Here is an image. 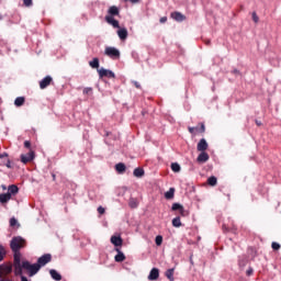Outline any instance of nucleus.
Returning a JSON list of instances; mask_svg holds the SVG:
<instances>
[{
	"instance_id": "f257e3e1",
	"label": "nucleus",
	"mask_w": 281,
	"mask_h": 281,
	"mask_svg": "<svg viewBox=\"0 0 281 281\" xmlns=\"http://www.w3.org/2000/svg\"><path fill=\"white\" fill-rule=\"evenodd\" d=\"M52 261V255H44L38 258L37 263L31 265L29 261L23 262V269L29 272V276H36L41 271V267H45L47 262Z\"/></svg>"
},
{
	"instance_id": "f03ea898",
	"label": "nucleus",
	"mask_w": 281,
	"mask_h": 281,
	"mask_svg": "<svg viewBox=\"0 0 281 281\" xmlns=\"http://www.w3.org/2000/svg\"><path fill=\"white\" fill-rule=\"evenodd\" d=\"M25 261L21 262V252L14 251V273L15 276H23V263Z\"/></svg>"
},
{
	"instance_id": "7ed1b4c3",
	"label": "nucleus",
	"mask_w": 281,
	"mask_h": 281,
	"mask_svg": "<svg viewBox=\"0 0 281 281\" xmlns=\"http://www.w3.org/2000/svg\"><path fill=\"white\" fill-rule=\"evenodd\" d=\"M11 249L12 251H19V249H23L25 247V239L22 237H14L11 240Z\"/></svg>"
},
{
	"instance_id": "20e7f679",
	"label": "nucleus",
	"mask_w": 281,
	"mask_h": 281,
	"mask_svg": "<svg viewBox=\"0 0 281 281\" xmlns=\"http://www.w3.org/2000/svg\"><path fill=\"white\" fill-rule=\"evenodd\" d=\"M104 54L105 56H109V58H112L113 60H115L116 58H120V49L113 46L105 47Z\"/></svg>"
},
{
	"instance_id": "39448f33",
	"label": "nucleus",
	"mask_w": 281,
	"mask_h": 281,
	"mask_svg": "<svg viewBox=\"0 0 281 281\" xmlns=\"http://www.w3.org/2000/svg\"><path fill=\"white\" fill-rule=\"evenodd\" d=\"M98 74L100 78H115V72L106 68L98 69Z\"/></svg>"
},
{
	"instance_id": "423d86ee",
	"label": "nucleus",
	"mask_w": 281,
	"mask_h": 281,
	"mask_svg": "<svg viewBox=\"0 0 281 281\" xmlns=\"http://www.w3.org/2000/svg\"><path fill=\"white\" fill-rule=\"evenodd\" d=\"M22 164H30V161H34V151H30L29 154L21 155Z\"/></svg>"
},
{
	"instance_id": "0eeeda50",
	"label": "nucleus",
	"mask_w": 281,
	"mask_h": 281,
	"mask_svg": "<svg viewBox=\"0 0 281 281\" xmlns=\"http://www.w3.org/2000/svg\"><path fill=\"white\" fill-rule=\"evenodd\" d=\"M9 273H12V266H10V265L0 266L1 278H3V276H8Z\"/></svg>"
},
{
	"instance_id": "6e6552de",
	"label": "nucleus",
	"mask_w": 281,
	"mask_h": 281,
	"mask_svg": "<svg viewBox=\"0 0 281 281\" xmlns=\"http://www.w3.org/2000/svg\"><path fill=\"white\" fill-rule=\"evenodd\" d=\"M105 21H106V23H109V25H112V27H120V22L117 20L113 19L112 15H106Z\"/></svg>"
},
{
	"instance_id": "1a4fd4ad",
	"label": "nucleus",
	"mask_w": 281,
	"mask_h": 281,
	"mask_svg": "<svg viewBox=\"0 0 281 281\" xmlns=\"http://www.w3.org/2000/svg\"><path fill=\"white\" fill-rule=\"evenodd\" d=\"M158 278H159V269L153 268L149 272L148 280L155 281V280H158Z\"/></svg>"
},
{
	"instance_id": "9d476101",
	"label": "nucleus",
	"mask_w": 281,
	"mask_h": 281,
	"mask_svg": "<svg viewBox=\"0 0 281 281\" xmlns=\"http://www.w3.org/2000/svg\"><path fill=\"white\" fill-rule=\"evenodd\" d=\"M117 36H119V38H121V41H126V38H128V30L119 29Z\"/></svg>"
},
{
	"instance_id": "9b49d317",
	"label": "nucleus",
	"mask_w": 281,
	"mask_h": 281,
	"mask_svg": "<svg viewBox=\"0 0 281 281\" xmlns=\"http://www.w3.org/2000/svg\"><path fill=\"white\" fill-rule=\"evenodd\" d=\"M50 83H52V77L47 76V77H45V78L40 82V87H41V89H47V87H49Z\"/></svg>"
},
{
	"instance_id": "f8f14e48",
	"label": "nucleus",
	"mask_w": 281,
	"mask_h": 281,
	"mask_svg": "<svg viewBox=\"0 0 281 281\" xmlns=\"http://www.w3.org/2000/svg\"><path fill=\"white\" fill-rule=\"evenodd\" d=\"M198 150L200 153H203L204 150H207V140H205L204 138H202L199 143H198Z\"/></svg>"
},
{
	"instance_id": "ddd939ff",
	"label": "nucleus",
	"mask_w": 281,
	"mask_h": 281,
	"mask_svg": "<svg viewBox=\"0 0 281 281\" xmlns=\"http://www.w3.org/2000/svg\"><path fill=\"white\" fill-rule=\"evenodd\" d=\"M210 159V155H207V153L202 151L199 156H198V161L200 164H205V161H209Z\"/></svg>"
},
{
	"instance_id": "4468645a",
	"label": "nucleus",
	"mask_w": 281,
	"mask_h": 281,
	"mask_svg": "<svg viewBox=\"0 0 281 281\" xmlns=\"http://www.w3.org/2000/svg\"><path fill=\"white\" fill-rule=\"evenodd\" d=\"M111 243L114 245V247H122V237L120 236H112Z\"/></svg>"
},
{
	"instance_id": "2eb2a0df",
	"label": "nucleus",
	"mask_w": 281,
	"mask_h": 281,
	"mask_svg": "<svg viewBox=\"0 0 281 281\" xmlns=\"http://www.w3.org/2000/svg\"><path fill=\"white\" fill-rule=\"evenodd\" d=\"M49 274H50V278H53V280H56V281L63 280V276H60V273H58V271L54 269L49 271Z\"/></svg>"
},
{
	"instance_id": "dca6fc26",
	"label": "nucleus",
	"mask_w": 281,
	"mask_h": 281,
	"mask_svg": "<svg viewBox=\"0 0 281 281\" xmlns=\"http://www.w3.org/2000/svg\"><path fill=\"white\" fill-rule=\"evenodd\" d=\"M10 199H12V195L10 193L0 194V203H8Z\"/></svg>"
},
{
	"instance_id": "f3484780",
	"label": "nucleus",
	"mask_w": 281,
	"mask_h": 281,
	"mask_svg": "<svg viewBox=\"0 0 281 281\" xmlns=\"http://www.w3.org/2000/svg\"><path fill=\"white\" fill-rule=\"evenodd\" d=\"M117 255L115 256V261L116 262H124V260H126V256L123 255L122 251H120V249H116Z\"/></svg>"
},
{
	"instance_id": "a211bd4d",
	"label": "nucleus",
	"mask_w": 281,
	"mask_h": 281,
	"mask_svg": "<svg viewBox=\"0 0 281 281\" xmlns=\"http://www.w3.org/2000/svg\"><path fill=\"white\" fill-rule=\"evenodd\" d=\"M108 12L109 16H117V14H120V9H117V7H110Z\"/></svg>"
},
{
	"instance_id": "6ab92c4d",
	"label": "nucleus",
	"mask_w": 281,
	"mask_h": 281,
	"mask_svg": "<svg viewBox=\"0 0 281 281\" xmlns=\"http://www.w3.org/2000/svg\"><path fill=\"white\" fill-rule=\"evenodd\" d=\"M171 19H173L175 21L181 22L186 18L183 16V14H181L179 12H175V13H171Z\"/></svg>"
},
{
	"instance_id": "aec40b11",
	"label": "nucleus",
	"mask_w": 281,
	"mask_h": 281,
	"mask_svg": "<svg viewBox=\"0 0 281 281\" xmlns=\"http://www.w3.org/2000/svg\"><path fill=\"white\" fill-rule=\"evenodd\" d=\"M89 65L92 69H98L100 67V59L93 58V60L89 61Z\"/></svg>"
},
{
	"instance_id": "412c9836",
	"label": "nucleus",
	"mask_w": 281,
	"mask_h": 281,
	"mask_svg": "<svg viewBox=\"0 0 281 281\" xmlns=\"http://www.w3.org/2000/svg\"><path fill=\"white\" fill-rule=\"evenodd\" d=\"M166 278H168V280H170V281L175 280V269L173 268L168 269L166 271Z\"/></svg>"
},
{
	"instance_id": "4be33fe9",
	"label": "nucleus",
	"mask_w": 281,
	"mask_h": 281,
	"mask_svg": "<svg viewBox=\"0 0 281 281\" xmlns=\"http://www.w3.org/2000/svg\"><path fill=\"white\" fill-rule=\"evenodd\" d=\"M15 106H23L25 104V98L23 97H18L14 101Z\"/></svg>"
},
{
	"instance_id": "5701e85b",
	"label": "nucleus",
	"mask_w": 281,
	"mask_h": 281,
	"mask_svg": "<svg viewBox=\"0 0 281 281\" xmlns=\"http://www.w3.org/2000/svg\"><path fill=\"white\" fill-rule=\"evenodd\" d=\"M8 192H9L8 194L12 196V194H16L19 192V187L12 184L9 187Z\"/></svg>"
},
{
	"instance_id": "b1692460",
	"label": "nucleus",
	"mask_w": 281,
	"mask_h": 281,
	"mask_svg": "<svg viewBox=\"0 0 281 281\" xmlns=\"http://www.w3.org/2000/svg\"><path fill=\"white\" fill-rule=\"evenodd\" d=\"M116 172H125L126 171V166L122 162L117 164L115 166Z\"/></svg>"
},
{
	"instance_id": "393cba45",
	"label": "nucleus",
	"mask_w": 281,
	"mask_h": 281,
	"mask_svg": "<svg viewBox=\"0 0 281 281\" xmlns=\"http://www.w3.org/2000/svg\"><path fill=\"white\" fill-rule=\"evenodd\" d=\"M143 175H144V169L142 168L134 169V177L142 178Z\"/></svg>"
},
{
	"instance_id": "a878e982",
	"label": "nucleus",
	"mask_w": 281,
	"mask_h": 281,
	"mask_svg": "<svg viewBox=\"0 0 281 281\" xmlns=\"http://www.w3.org/2000/svg\"><path fill=\"white\" fill-rule=\"evenodd\" d=\"M165 198L166 199H173L175 198V189H169V191H167L166 193H165Z\"/></svg>"
},
{
	"instance_id": "bb28decb",
	"label": "nucleus",
	"mask_w": 281,
	"mask_h": 281,
	"mask_svg": "<svg viewBox=\"0 0 281 281\" xmlns=\"http://www.w3.org/2000/svg\"><path fill=\"white\" fill-rule=\"evenodd\" d=\"M171 170L173 172H180L181 171V166H179V164H177V162H173V164H171Z\"/></svg>"
},
{
	"instance_id": "cd10ccee",
	"label": "nucleus",
	"mask_w": 281,
	"mask_h": 281,
	"mask_svg": "<svg viewBox=\"0 0 281 281\" xmlns=\"http://www.w3.org/2000/svg\"><path fill=\"white\" fill-rule=\"evenodd\" d=\"M173 227H181V217H176L172 220Z\"/></svg>"
},
{
	"instance_id": "c85d7f7f",
	"label": "nucleus",
	"mask_w": 281,
	"mask_h": 281,
	"mask_svg": "<svg viewBox=\"0 0 281 281\" xmlns=\"http://www.w3.org/2000/svg\"><path fill=\"white\" fill-rule=\"evenodd\" d=\"M171 210L173 211L180 210V212H183V206L179 203H173Z\"/></svg>"
},
{
	"instance_id": "c756f323",
	"label": "nucleus",
	"mask_w": 281,
	"mask_h": 281,
	"mask_svg": "<svg viewBox=\"0 0 281 281\" xmlns=\"http://www.w3.org/2000/svg\"><path fill=\"white\" fill-rule=\"evenodd\" d=\"M155 243L158 247L161 246L164 243V237H161V235L156 236Z\"/></svg>"
},
{
	"instance_id": "7c9ffc66",
	"label": "nucleus",
	"mask_w": 281,
	"mask_h": 281,
	"mask_svg": "<svg viewBox=\"0 0 281 281\" xmlns=\"http://www.w3.org/2000/svg\"><path fill=\"white\" fill-rule=\"evenodd\" d=\"M216 182H217L216 177H210L207 179L209 186H216Z\"/></svg>"
},
{
	"instance_id": "2f4dec72",
	"label": "nucleus",
	"mask_w": 281,
	"mask_h": 281,
	"mask_svg": "<svg viewBox=\"0 0 281 281\" xmlns=\"http://www.w3.org/2000/svg\"><path fill=\"white\" fill-rule=\"evenodd\" d=\"M3 256H5V249L3 248V246H0V262L1 260H3Z\"/></svg>"
},
{
	"instance_id": "473e14b6",
	"label": "nucleus",
	"mask_w": 281,
	"mask_h": 281,
	"mask_svg": "<svg viewBox=\"0 0 281 281\" xmlns=\"http://www.w3.org/2000/svg\"><path fill=\"white\" fill-rule=\"evenodd\" d=\"M130 206H131V207H137V200L131 199V200H130Z\"/></svg>"
},
{
	"instance_id": "72a5a7b5",
	"label": "nucleus",
	"mask_w": 281,
	"mask_h": 281,
	"mask_svg": "<svg viewBox=\"0 0 281 281\" xmlns=\"http://www.w3.org/2000/svg\"><path fill=\"white\" fill-rule=\"evenodd\" d=\"M252 21L255 23H258V21H259L258 14H256V12L252 13Z\"/></svg>"
},
{
	"instance_id": "f704fd0d",
	"label": "nucleus",
	"mask_w": 281,
	"mask_h": 281,
	"mask_svg": "<svg viewBox=\"0 0 281 281\" xmlns=\"http://www.w3.org/2000/svg\"><path fill=\"white\" fill-rule=\"evenodd\" d=\"M272 249H274L276 251H278V249H280V244H278V243H272Z\"/></svg>"
},
{
	"instance_id": "c9c22d12",
	"label": "nucleus",
	"mask_w": 281,
	"mask_h": 281,
	"mask_svg": "<svg viewBox=\"0 0 281 281\" xmlns=\"http://www.w3.org/2000/svg\"><path fill=\"white\" fill-rule=\"evenodd\" d=\"M23 3L26 8H30V5H32V0H23Z\"/></svg>"
},
{
	"instance_id": "e433bc0d",
	"label": "nucleus",
	"mask_w": 281,
	"mask_h": 281,
	"mask_svg": "<svg viewBox=\"0 0 281 281\" xmlns=\"http://www.w3.org/2000/svg\"><path fill=\"white\" fill-rule=\"evenodd\" d=\"M10 225H11V227H14V225H16V218H11Z\"/></svg>"
},
{
	"instance_id": "4c0bfd02",
	"label": "nucleus",
	"mask_w": 281,
	"mask_h": 281,
	"mask_svg": "<svg viewBox=\"0 0 281 281\" xmlns=\"http://www.w3.org/2000/svg\"><path fill=\"white\" fill-rule=\"evenodd\" d=\"M91 91H92L91 88H85V89H83V93H85V94H89V93H91Z\"/></svg>"
},
{
	"instance_id": "58836bf2",
	"label": "nucleus",
	"mask_w": 281,
	"mask_h": 281,
	"mask_svg": "<svg viewBox=\"0 0 281 281\" xmlns=\"http://www.w3.org/2000/svg\"><path fill=\"white\" fill-rule=\"evenodd\" d=\"M30 146H32L31 143H30V140H25V142H24V147H25V148H30Z\"/></svg>"
},
{
	"instance_id": "ea45409f",
	"label": "nucleus",
	"mask_w": 281,
	"mask_h": 281,
	"mask_svg": "<svg viewBox=\"0 0 281 281\" xmlns=\"http://www.w3.org/2000/svg\"><path fill=\"white\" fill-rule=\"evenodd\" d=\"M98 212H99V214H104V207L99 206V207H98Z\"/></svg>"
},
{
	"instance_id": "a19ab883",
	"label": "nucleus",
	"mask_w": 281,
	"mask_h": 281,
	"mask_svg": "<svg viewBox=\"0 0 281 281\" xmlns=\"http://www.w3.org/2000/svg\"><path fill=\"white\" fill-rule=\"evenodd\" d=\"M166 21H168V18L166 16L160 18V23H166Z\"/></svg>"
},
{
	"instance_id": "79ce46f5",
	"label": "nucleus",
	"mask_w": 281,
	"mask_h": 281,
	"mask_svg": "<svg viewBox=\"0 0 281 281\" xmlns=\"http://www.w3.org/2000/svg\"><path fill=\"white\" fill-rule=\"evenodd\" d=\"M195 131H196L195 127H189V132H190V133H194Z\"/></svg>"
},
{
	"instance_id": "37998d69",
	"label": "nucleus",
	"mask_w": 281,
	"mask_h": 281,
	"mask_svg": "<svg viewBox=\"0 0 281 281\" xmlns=\"http://www.w3.org/2000/svg\"><path fill=\"white\" fill-rule=\"evenodd\" d=\"M3 157H8L7 153L0 154V159H3Z\"/></svg>"
},
{
	"instance_id": "c03bdc74",
	"label": "nucleus",
	"mask_w": 281,
	"mask_h": 281,
	"mask_svg": "<svg viewBox=\"0 0 281 281\" xmlns=\"http://www.w3.org/2000/svg\"><path fill=\"white\" fill-rule=\"evenodd\" d=\"M134 85H135V88H136V89H139V82L134 81Z\"/></svg>"
},
{
	"instance_id": "a18cd8bd",
	"label": "nucleus",
	"mask_w": 281,
	"mask_h": 281,
	"mask_svg": "<svg viewBox=\"0 0 281 281\" xmlns=\"http://www.w3.org/2000/svg\"><path fill=\"white\" fill-rule=\"evenodd\" d=\"M252 273H254V270H251V269L247 271L248 276H251Z\"/></svg>"
},
{
	"instance_id": "49530a36",
	"label": "nucleus",
	"mask_w": 281,
	"mask_h": 281,
	"mask_svg": "<svg viewBox=\"0 0 281 281\" xmlns=\"http://www.w3.org/2000/svg\"><path fill=\"white\" fill-rule=\"evenodd\" d=\"M131 3H139V0H130Z\"/></svg>"
},
{
	"instance_id": "de8ad7c7",
	"label": "nucleus",
	"mask_w": 281,
	"mask_h": 281,
	"mask_svg": "<svg viewBox=\"0 0 281 281\" xmlns=\"http://www.w3.org/2000/svg\"><path fill=\"white\" fill-rule=\"evenodd\" d=\"M201 128H202V133H205V125H201Z\"/></svg>"
},
{
	"instance_id": "09e8293b",
	"label": "nucleus",
	"mask_w": 281,
	"mask_h": 281,
	"mask_svg": "<svg viewBox=\"0 0 281 281\" xmlns=\"http://www.w3.org/2000/svg\"><path fill=\"white\" fill-rule=\"evenodd\" d=\"M7 168H10V161H8V164H7Z\"/></svg>"
}]
</instances>
